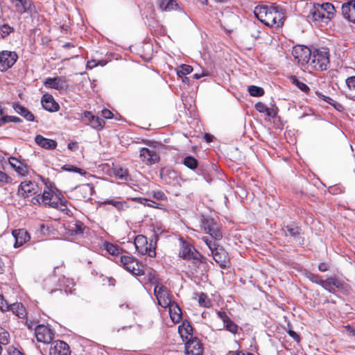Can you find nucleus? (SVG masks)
Segmentation results:
<instances>
[{
	"mask_svg": "<svg viewBox=\"0 0 355 355\" xmlns=\"http://www.w3.org/2000/svg\"><path fill=\"white\" fill-rule=\"evenodd\" d=\"M254 13L261 22L270 27H281L285 19L282 9L277 6H258Z\"/></svg>",
	"mask_w": 355,
	"mask_h": 355,
	"instance_id": "obj_1",
	"label": "nucleus"
},
{
	"mask_svg": "<svg viewBox=\"0 0 355 355\" xmlns=\"http://www.w3.org/2000/svg\"><path fill=\"white\" fill-rule=\"evenodd\" d=\"M335 8L330 3L314 5L311 11L313 20L318 22H327L334 16Z\"/></svg>",
	"mask_w": 355,
	"mask_h": 355,
	"instance_id": "obj_2",
	"label": "nucleus"
},
{
	"mask_svg": "<svg viewBox=\"0 0 355 355\" xmlns=\"http://www.w3.org/2000/svg\"><path fill=\"white\" fill-rule=\"evenodd\" d=\"M141 160L146 165H153L159 160V149L153 145L141 148L139 151Z\"/></svg>",
	"mask_w": 355,
	"mask_h": 355,
	"instance_id": "obj_3",
	"label": "nucleus"
},
{
	"mask_svg": "<svg viewBox=\"0 0 355 355\" xmlns=\"http://www.w3.org/2000/svg\"><path fill=\"white\" fill-rule=\"evenodd\" d=\"M310 65L318 70H325L329 63V54L325 51L315 50L311 53Z\"/></svg>",
	"mask_w": 355,
	"mask_h": 355,
	"instance_id": "obj_4",
	"label": "nucleus"
},
{
	"mask_svg": "<svg viewBox=\"0 0 355 355\" xmlns=\"http://www.w3.org/2000/svg\"><path fill=\"white\" fill-rule=\"evenodd\" d=\"M292 54L299 64L304 65L309 63L311 58V51L306 46L297 45L293 47Z\"/></svg>",
	"mask_w": 355,
	"mask_h": 355,
	"instance_id": "obj_5",
	"label": "nucleus"
},
{
	"mask_svg": "<svg viewBox=\"0 0 355 355\" xmlns=\"http://www.w3.org/2000/svg\"><path fill=\"white\" fill-rule=\"evenodd\" d=\"M18 58L14 51H2L0 52V71H6L12 67Z\"/></svg>",
	"mask_w": 355,
	"mask_h": 355,
	"instance_id": "obj_6",
	"label": "nucleus"
},
{
	"mask_svg": "<svg viewBox=\"0 0 355 355\" xmlns=\"http://www.w3.org/2000/svg\"><path fill=\"white\" fill-rule=\"evenodd\" d=\"M35 334L38 342L46 344L50 343L54 338L53 331L49 326L44 324L36 327Z\"/></svg>",
	"mask_w": 355,
	"mask_h": 355,
	"instance_id": "obj_7",
	"label": "nucleus"
},
{
	"mask_svg": "<svg viewBox=\"0 0 355 355\" xmlns=\"http://www.w3.org/2000/svg\"><path fill=\"white\" fill-rule=\"evenodd\" d=\"M154 295L157 300L158 304L164 308H167L173 302L166 288L162 285L155 286Z\"/></svg>",
	"mask_w": 355,
	"mask_h": 355,
	"instance_id": "obj_8",
	"label": "nucleus"
},
{
	"mask_svg": "<svg viewBox=\"0 0 355 355\" xmlns=\"http://www.w3.org/2000/svg\"><path fill=\"white\" fill-rule=\"evenodd\" d=\"M94 188L92 184H84L74 189L73 195L78 200L87 201L92 195Z\"/></svg>",
	"mask_w": 355,
	"mask_h": 355,
	"instance_id": "obj_9",
	"label": "nucleus"
},
{
	"mask_svg": "<svg viewBox=\"0 0 355 355\" xmlns=\"http://www.w3.org/2000/svg\"><path fill=\"white\" fill-rule=\"evenodd\" d=\"M121 261L126 270L130 271L132 274L137 276L144 275L143 270L139 268V264L135 258L128 256H121Z\"/></svg>",
	"mask_w": 355,
	"mask_h": 355,
	"instance_id": "obj_10",
	"label": "nucleus"
},
{
	"mask_svg": "<svg viewBox=\"0 0 355 355\" xmlns=\"http://www.w3.org/2000/svg\"><path fill=\"white\" fill-rule=\"evenodd\" d=\"M44 85L47 88L55 89L57 90L66 89L68 87L67 78L64 76L47 78L44 81Z\"/></svg>",
	"mask_w": 355,
	"mask_h": 355,
	"instance_id": "obj_11",
	"label": "nucleus"
},
{
	"mask_svg": "<svg viewBox=\"0 0 355 355\" xmlns=\"http://www.w3.org/2000/svg\"><path fill=\"white\" fill-rule=\"evenodd\" d=\"M50 355H70L71 351L67 343L62 340H55L51 343Z\"/></svg>",
	"mask_w": 355,
	"mask_h": 355,
	"instance_id": "obj_12",
	"label": "nucleus"
},
{
	"mask_svg": "<svg viewBox=\"0 0 355 355\" xmlns=\"http://www.w3.org/2000/svg\"><path fill=\"white\" fill-rule=\"evenodd\" d=\"M202 346L196 338L185 342V352L187 355H202Z\"/></svg>",
	"mask_w": 355,
	"mask_h": 355,
	"instance_id": "obj_13",
	"label": "nucleus"
},
{
	"mask_svg": "<svg viewBox=\"0 0 355 355\" xmlns=\"http://www.w3.org/2000/svg\"><path fill=\"white\" fill-rule=\"evenodd\" d=\"M203 227L206 233L209 234V236L215 240H219L222 238V234L220 231L212 220L204 219Z\"/></svg>",
	"mask_w": 355,
	"mask_h": 355,
	"instance_id": "obj_14",
	"label": "nucleus"
},
{
	"mask_svg": "<svg viewBox=\"0 0 355 355\" xmlns=\"http://www.w3.org/2000/svg\"><path fill=\"white\" fill-rule=\"evenodd\" d=\"M53 191L50 188H46L44 190L42 195H37L36 197L32 199L33 204H43L45 205H49L52 202L51 199L53 196Z\"/></svg>",
	"mask_w": 355,
	"mask_h": 355,
	"instance_id": "obj_15",
	"label": "nucleus"
},
{
	"mask_svg": "<svg viewBox=\"0 0 355 355\" xmlns=\"http://www.w3.org/2000/svg\"><path fill=\"white\" fill-rule=\"evenodd\" d=\"M83 117L85 118L89 123V125L95 129H102L104 126L103 119L98 116H94L92 112L85 111L83 114Z\"/></svg>",
	"mask_w": 355,
	"mask_h": 355,
	"instance_id": "obj_16",
	"label": "nucleus"
},
{
	"mask_svg": "<svg viewBox=\"0 0 355 355\" xmlns=\"http://www.w3.org/2000/svg\"><path fill=\"white\" fill-rule=\"evenodd\" d=\"M35 183L31 181L22 182L18 189V193L24 198H27L35 193Z\"/></svg>",
	"mask_w": 355,
	"mask_h": 355,
	"instance_id": "obj_17",
	"label": "nucleus"
},
{
	"mask_svg": "<svg viewBox=\"0 0 355 355\" xmlns=\"http://www.w3.org/2000/svg\"><path fill=\"white\" fill-rule=\"evenodd\" d=\"M41 101L43 107L47 111L56 112L59 109L58 104L54 101L53 96L50 94H44Z\"/></svg>",
	"mask_w": 355,
	"mask_h": 355,
	"instance_id": "obj_18",
	"label": "nucleus"
},
{
	"mask_svg": "<svg viewBox=\"0 0 355 355\" xmlns=\"http://www.w3.org/2000/svg\"><path fill=\"white\" fill-rule=\"evenodd\" d=\"M342 12L344 17L349 21L355 23V1H352L342 6Z\"/></svg>",
	"mask_w": 355,
	"mask_h": 355,
	"instance_id": "obj_19",
	"label": "nucleus"
},
{
	"mask_svg": "<svg viewBox=\"0 0 355 355\" xmlns=\"http://www.w3.org/2000/svg\"><path fill=\"white\" fill-rule=\"evenodd\" d=\"M12 234L15 239L14 244H25L31 239L28 232L24 229L15 230Z\"/></svg>",
	"mask_w": 355,
	"mask_h": 355,
	"instance_id": "obj_20",
	"label": "nucleus"
},
{
	"mask_svg": "<svg viewBox=\"0 0 355 355\" xmlns=\"http://www.w3.org/2000/svg\"><path fill=\"white\" fill-rule=\"evenodd\" d=\"M35 141L37 145L47 150H53L57 147L56 141L45 138L40 135L35 136Z\"/></svg>",
	"mask_w": 355,
	"mask_h": 355,
	"instance_id": "obj_21",
	"label": "nucleus"
},
{
	"mask_svg": "<svg viewBox=\"0 0 355 355\" xmlns=\"http://www.w3.org/2000/svg\"><path fill=\"white\" fill-rule=\"evenodd\" d=\"M178 332L184 342L193 338V329L189 322H183L178 327Z\"/></svg>",
	"mask_w": 355,
	"mask_h": 355,
	"instance_id": "obj_22",
	"label": "nucleus"
},
{
	"mask_svg": "<svg viewBox=\"0 0 355 355\" xmlns=\"http://www.w3.org/2000/svg\"><path fill=\"white\" fill-rule=\"evenodd\" d=\"M319 284L329 292H334L336 288L342 286L341 282L336 278H329L325 280L320 279Z\"/></svg>",
	"mask_w": 355,
	"mask_h": 355,
	"instance_id": "obj_23",
	"label": "nucleus"
},
{
	"mask_svg": "<svg viewBox=\"0 0 355 355\" xmlns=\"http://www.w3.org/2000/svg\"><path fill=\"white\" fill-rule=\"evenodd\" d=\"M180 255L185 259H198L199 253L193 248V245H183L180 251Z\"/></svg>",
	"mask_w": 355,
	"mask_h": 355,
	"instance_id": "obj_24",
	"label": "nucleus"
},
{
	"mask_svg": "<svg viewBox=\"0 0 355 355\" xmlns=\"http://www.w3.org/2000/svg\"><path fill=\"white\" fill-rule=\"evenodd\" d=\"M167 308H168L170 318L173 322L178 323L180 322L182 318V312L178 304L173 302Z\"/></svg>",
	"mask_w": 355,
	"mask_h": 355,
	"instance_id": "obj_25",
	"label": "nucleus"
},
{
	"mask_svg": "<svg viewBox=\"0 0 355 355\" xmlns=\"http://www.w3.org/2000/svg\"><path fill=\"white\" fill-rule=\"evenodd\" d=\"M209 246V250H211V254H212V256H213V258L214 259V260L217 262V263H219L220 265H223V264H225L226 263V258H227V255L225 254V252H222V253H220L218 252V250H221V248L218 249V247H221V245H208Z\"/></svg>",
	"mask_w": 355,
	"mask_h": 355,
	"instance_id": "obj_26",
	"label": "nucleus"
},
{
	"mask_svg": "<svg viewBox=\"0 0 355 355\" xmlns=\"http://www.w3.org/2000/svg\"><path fill=\"white\" fill-rule=\"evenodd\" d=\"M12 107L14 110L23 117H24L27 121H34V116L32 112H31L27 108L21 106L20 104L15 103L12 105Z\"/></svg>",
	"mask_w": 355,
	"mask_h": 355,
	"instance_id": "obj_27",
	"label": "nucleus"
},
{
	"mask_svg": "<svg viewBox=\"0 0 355 355\" xmlns=\"http://www.w3.org/2000/svg\"><path fill=\"white\" fill-rule=\"evenodd\" d=\"M159 6L162 11L169 12L177 10L178 4L175 0H159Z\"/></svg>",
	"mask_w": 355,
	"mask_h": 355,
	"instance_id": "obj_28",
	"label": "nucleus"
},
{
	"mask_svg": "<svg viewBox=\"0 0 355 355\" xmlns=\"http://www.w3.org/2000/svg\"><path fill=\"white\" fill-rule=\"evenodd\" d=\"M156 245H135V250L139 254H148L150 257H154L156 255Z\"/></svg>",
	"mask_w": 355,
	"mask_h": 355,
	"instance_id": "obj_29",
	"label": "nucleus"
},
{
	"mask_svg": "<svg viewBox=\"0 0 355 355\" xmlns=\"http://www.w3.org/2000/svg\"><path fill=\"white\" fill-rule=\"evenodd\" d=\"M9 309L20 318H24L26 316V310L21 303H14L11 304Z\"/></svg>",
	"mask_w": 355,
	"mask_h": 355,
	"instance_id": "obj_30",
	"label": "nucleus"
},
{
	"mask_svg": "<svg viewBox=\"0 0 355 355\" xmlns=\"http://www.w3.org/2000/svg\"><path fill=\"white\" fill-rule=\"evenodd\" d=\"M15 3L17 11L20 13H23L31 9V2L30 0H12Z\"/></svg>",
	"mask_w": 355,
	"mask_h": 355,
	"instance_id": "obj_31",
	"label": "nucleus"
},
{
	"mask_svg": "<svg viewBox=\"0 0 355 355\" xmlns=\"http://www.w3.org/2000/svg\"><path fill=\"white\" fill-rule=\"evenodd\" d=\"M67 203V201L64 198H59L57 201L53 200L50 205V207L57 209L64 214H68L69 210Z\"/></svg>",
	"mask_w": 355,
	"mask_h": 355,
	"instance_id": "obj_32",
	"label": "nucleus"
},
{
	"mask_svg": "<svg viewBox=\"0 0 355 355\" xmlns=\"http://www.w3.org/2000/svg\"><path fill=\"white\" fill-rule=\"evenodd\" d=\"M291 82L295 85L297 88H299L302 92H307L309 90V87L304 83L301 82L296 76H291L289 77Z\"/></svg>",
	"mask_w": 355,
	"mask_h": 355,
	"instance_id": "obj_33",
	"label": "nucleus"
},
{
	"mask_svg": "<svg viewBox=\"0 0 355 355\" xmlns=\"http://www.w3.org/2000/svg\"><path fill=\"white\" fill-rule=\"evenodd\" d=\"M345 84L350 92L349 95L352 98H355V76L347 78Z\"/></svg>",
	"mask_w": 355,
	"mask_h": 355,
	"instance_id": "obj_34",
	"label": "nucleus"
},
{
	"mask_svg": "<svg viewBox=\"0 0 355 355\" xmlns=\"http://www.w3.org/2000/svg\"><path fill=\"white\" fill-rule=\"evenodd\" d=\"M114 173L116 177L119 178L120 180H126L128 177V171L126 168H123L121 167H116L114 169Z\"/></svg>",
	"mask_w": 355,
	"mask_h": 355,
	"instance_id": "obj_35",
	"label": "nucleus"
},
{
	"mask_svg": "<svg viewBox=\"0 0 355 355\" xmlns=\"http://www.w3.org/2000/svg\"><path fill=\"white\" fill-rule=\"evenodd\" d=\"M248 92L250 94V96L256 97H259L264 94L263 89L255 85L249 86Z\"/></svg>",
	"mask_w": 355,
	"mask_h": 355,
	"instance_id": "obj_36",
	"label": "nucleus"
},
{
	"mask_svg": "<svg viewBox=\"0 0 355 355\" xmlns=\"http://www.w3.org/2000/svg\"><path fill=\"white\" fill-rule=\"evenodd\" d=\"M183 164L190 169H195L198 166V161L191 156H187L183 161Z\"/></svg>",
	"mask_w": 355,
	"mask_h": 355,
	"instance_id": "obj_37",
	"label": "nucleus"
},
{
	"mask_svg": "<svg viewBox=\"0 0 355 355\" xmlns=\"http://www.w3.org/2000/svg\"><path fill=\"white\" fill-rule=\"evenodd\" d=\"M198 303L200 305L209 307L211 306V301L205 293H200L198 296Z\"/></svg>",
	"mask_w": 355,
	"mask_h": 355,
	"instance_id": "obj_38",
	"label": "nucleus"
},
{
	"mask_svg": "<svg viewBox=\"0 0 355 355\" xmlns=\"http://www.w3.org/2000/svg\"><path fill=\"white\" fill-rule=\"evenodd\" d=\"M223 324L227 331H230L232 334L237 333L239 329L238 326L235 323H234L230 318L225 320V322Z\"/></svg>",
	"mask_w": 355,
	"mask_h": 355,
	"instance_id": "obj_39",
	"label": "nucleus"
},
{
	"mask_svg": "<svg viewBox=\"0 0 355 355\" xmlns=\"http://www.w3.org/2000/svg\"><path fill=\"white\" fill-rule=\"evenodd\" d=\"M299 228L295 225H287L285 230L286 236H295L300 233Z\"/></svg>",
	"mask_w": 355,
	"mask_h": 355,
	"instance_id": "obj_40",
	"label": "nucleus"
},
{
	"mask_svg": "<svg viewBox=\"0 0 355 355\" xmlns=\"http://www.w3.org/2000/svg\"><path fill=\"white\" fill-rule=\"evenodd\" d=\"M103 250L111 255H117L120 253L121 249L117 245H102Z\"/></svg>",
	"mask_w": 355,
	"mask_h": 355,
	"instance_id": "obj_41",
	"label": "nucleus"
},
{
	"mask_svg": "<svg viewBox=\"0 0 355 355\" xmlns=\"http://www.w3.org/2000/svg\"><path fill=\"white\" fill-rule=\"evenodd\" d=\"M14 31L13 28L8 24L0 26V37L4 38Z\"/></svg>",
	"mask_w": 355,
	"mask_h": 355,
	"instance_id": "obj_42",
	"label": "nucleus"
},
{
	"mask_svg": "<svg viewBox=\"0 0 355 355\" xmlns=\"http://www.w3.org/2000/svg\"><path fill=\"white\" fill-rule=\"evenodd\" d=\"M193 71V67L187 64H182L180 69L178 70V74L179 76H185L189 74Z\"/></svg>",
	"mask_w": 355,
	"mask_h": 355,
	"instance_id": "obj_43",
	"label": "nucleus"
},
{
	"mask_svg": "<svg viewBox=\"0 0 355 355\" xmlns=\"http://www.w3.org/2000/svg\"><path fill=\"white\" fill-rule=\"evenodd\" d=\"M10 336L7 331L0 327V345H7L9 343Z\"/></svg>",
	"mask_w": 355,
	"mask_h": 355,
	"instance_id": "obj_44",
	"label": "nucleus"
},
{
	"mask_svg": "<svg viewBox=\"0 0 355 355\" xmlns=\"http://www.w3.org/2000/svg\"><path fill=\"white\" fill-rule=\"evenodd\" d=\"M62 168L64 171H69V172H76V173H78L81 175H85L86 173L84 170L80 168H77L73 165H69V164H66V165H64Z\"/></svg>",
	"mask_w": 355,
	"mask_h": 355,
	"instance_id": "obj_45",
	"label": "nucleus"
},
{
	"mask_svg": "<svg viewBox=\"0 0 355 355\" xmlns=\"http://www.w3.org/2000/svg\"><path fill=\"white\" fill-rule=\"evenodd\" d=\"M148 281L153 284L156 285H161L159 284V278L157 277L155 272H149L146 275Z\"/></svg>",
	"mask_w": 355,
	"mask_h": 355,
	"instance_id": "obj_46",
	"label": "nucleus"
},
{
	"mask_svg": "<svg viewBox=\"0 0 355 355\" xmlns=\"http://www.w3.org/2000/svg\"><path fill=\"white\" fill-rule=\"evenodd\" d=\"M105 64H106V62L104 60L97 61L95 60H92L87 62V68L92 69L97 67L98 65L104 66V65H105Z\"/></svg>",
	"mask_w": 355,
	"mask_h": 355,
	"instance_id": "obj_47",
	"label": "nucleus"
},
{
	"mask_svg": "<svg viewBox=\"0 0 355 355\" xmlns=\"http://www.w3.org/2000/svg\"><path fill=\"white\" fill-rule=\"evenodd\" d=\"M104 204H109L112 205L114 207H115L118 210H121L123 208V204L120 201H116V200H107L104 202Z\"/></svg>",
	"mask_w": 355,
	"mask_h": 355,
	"instance_id": "obj_48",
	"label": "nucleus"
},
{
	"mask_svg": "<svg viewBox=\"0 0 355 355\" xmlns=\"http://www.w3.org/2000/svg\"><path fill=\"white\" fill-rule=\"evenodd\" d=\"M15 171L21 175H25L28 173L26 166L21 162L15 168Z\"/></svg>",
	"mask_w": 355,
	"mask_h": 355,
	"instance_id": "obj_49",
	"label": "nucleus"
},
{
	"mask_svg": "<svg viewBox=\"0 0 355 355\" xmlns=\"http://www.w3.org/2000/svg\"><path fill=\"white\" fill-rule=\"evenodd\" d=\"M9 306L7 302L4 300L3 295H0V309L3 311L9 310Z\"/></svg>",
	"mask_w": 355,
	"mask_h": 355,
	"instance_id": "obj_50",
	"label": "nucleus"
},
{
	"mask_svg": "<svg viewBox=\"0 0 355 355\" xmlns=\"http://www.w3.org/2000/svg\"><path fill=\"white\" fill-rule=\"evenodd\" d=\"M256 110L261 113H264L266 111H268V107L261 102H259L255 104Z\"/></svg>",
	"mask_w": 355,
	"mask_h": 355,
	"instance_id": "obj_51",
	"label": "nucleus"
},
{
	"mask_svg": "<svg viewBox=\"0 0 355 355\" xmlns=\"http://www.w3.org/2000/svg\"><path fill=\"white\" fill-rule=\"evenodd\" d=\"M11 181V178H9L4 172L0 171V183L6 184Z\"/></svg>",
	"mask_w": 355,
	"mask_h": 355,
	"instance_id": "obj_52",
	"label": "nucleus"
},
{
	"mask_svg": "<svg viewBox=\"0 0 355 355\" xmlns=\"http://www.w3.org/2000/svg\"><path fill=\"white\" fill-rule=\"evenodd\" d=\"M8 355H24L18 349L11 346L8 349Z\"/></svg>",
	"mask_w": 355,
	"mask_h": 355,
	"instance_id": "obj_53",
	"label": "nucleus"
},
{
	"mask_svg": "<svg viewBox=\"0 0 355 355\" xmlns=\"http://www.w3.org/2000/svg\"><path fill=\"white\" fill-rule=\"evenodd\" d=\"M9 116L5 115L3 110L0 109V125L8 122Z\"/></svg>",
	"mask_w": 355,
	"mask_h": 355,
	"instance_id": "obj_54",
	"label": "nucleus"
},
{
	"mask_svg": "<svg viewBox=\"0 0 355 355\" xmlns=\"http://www.w3.org/2000/svg\"><path fill=\"white\" fill-rule=\"evenodd\" d=\"M137 243H140L141 244H147L148 243L146 238L143 235H138L137 236H136L135 241V244H136Z\"/></svg>",
	"mask_w": 355,
	"mask_h": 355,
	"instance_id": "obj_55",
	"label": "nucleus"
},
{
	"mask_svg": "<svg viewBox=\"0 0 355 355\" xmlns=\"http://www.w3.org/2000/svg\"><path fill=\"white\" fill-rule=\"evenodd\" d=\"M8 162L10 166L15 169L19 164H21V162L15 157H10Z\"/></svg>",
	"mask_w": 355,
	"mask_h": 355,
	"instance_id": "obj_56",
	"label": "nucleus"
},
{
	"mask_svg": "<svg viewBox=\"0 0 355 355\" xmlns=\"http://www.w3.org/2000/svg\"><path fill=\"white\" fill-rule=\"evenodd\" d=\"M101 112H102V116L105 119H112L113 117L112 112L107 109H103Z\"/></svg>",
	"mask_w": 355,
	"mask_h": 355,
	"instance_id": "obj_57",
	"label": "nucleus"
},
{
	"mask_svg": "<svg viewBox=\"0 0 355 355\" xmlns=\"http://www.w3.org/2000/svg\"><path fill=\"white\" fill-rule=\"evenodd\" d=\"M209 76V72L207 71H205L203 69V70H202L201 73H196L193 75V77L196 79H199L202 77H205V76Z\"/></svg>",
	"mask_w": 355,
	"mask_h": 355,
	"instance_id": "obj_58",
	"label": "nucleus"
},
{
	"mask_svg": "<svg viewBox=\"0 0 355 355\" xmlns=\"http://www.w3.org/2000/svg\"><path fill=\"white\" fill-rule=\"evenodd\" d=\"M288 334L291 337H292L295 340H296L297 343L300 342V336L294 331L289 330Z\"/></svg>",
	"mask_w": 355,
	"mask_h": 355,
	"instance_id": "obj_59",
	"label": "nucleus"
},
{
	"mask_svg": "<svg viewBox=\"0 0 355 355\" xmlns=\"http://www.w3.org/2000/svg\"><path fill=\"white\" fill-rule=\"evenodd\" d=\"M49 231V227L46 226L44 224L40 225V232L43 235L48 234Z\"/></svg>",
	"mask_w": 355,
	"mask_h": 355,
	"instance_id": "obj_60",
	"label": "nucleus"
},
{
	"mask_svg": "<svg viewBox=\"0 0 355 355\" xmlns=\"http://www.w3.org/2000/svg\"><path fill=\"white\" fill-rule=\"evenodd\" d=\"M217 315L223 320V323L229 318L227 314L223 311H218Z\"/></svg>",
	"mask_w": 355,
	"mask_h": 355,
	"instance_id": "obj_61",
	"label": "nucleus"
},
{
	"mask_svg": "<svg viewBox=\"0 0 355 355\" xmlns=\"http://www.w3.org/2000/svg\"><path fill=\"white\" fill-rule=\"evenodd\" d=\"M8 122L20 123L21 122V120L17 116H9Z\"/></svg>",
	"mask_w": 355,
	"mask_h": 355,
	"instance_id": "obj_62",
	"label": "nucleus"
},
{
	"mask_svg": "<svg viewBox=\"0 0 355 355\" xmlns=\"http://www.w3.org/2000/svg\"><path fill=\"white\" fill-rule=\"evenodd\" d=\"M318 269L321 272H325L328 270V266L325 263H320L318 266Z\"/></svg>",
	"mask_w": 355,
	"mask_h": 355,
	"instance_id": "obj_63",
	"label": "nucleus"
},
{
	"mask_svg": "<svg viewBox=\"0 0 355 355\" xmlns=\"http://www.w3.org/2000/svg\"><path fill=\"white\" fill-rule=\"evenodd\" d=\"M68 148L71 150H76L78 148V145L76 142H70L68 144Z\"/></svg>",
	"mask_w": 355,
	"mask_h": 355,
	"instance_id": "obj_64",
	"label": "nucleus"
}]
</instances>
